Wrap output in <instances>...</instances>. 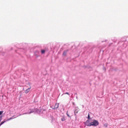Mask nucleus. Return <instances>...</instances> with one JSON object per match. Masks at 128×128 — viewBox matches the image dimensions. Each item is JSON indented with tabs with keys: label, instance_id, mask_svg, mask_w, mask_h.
<instances>
[{
	"label": "nucleus",
	"instance_id": "1",
	"mask_svg": "<svg viewBox=\"0 0 128 128\" xmlns=\"http://www.w3.org/2000/svg\"><path fill=\"white\" fill-rule=\"evenodd\" d=\"M100 122L98 120L94 119L92 120V122L88 125V126H98Z\"/></svg>",
	"mask_w": 128,
	"mask_h": 128
},
{
	"label": "nucleus",
	"instance_id": "2",
	"mask_svg": "<svg viewBox=\"0 0 128 128\" xmlns=\"http://www.w3.org/2000/svg\"><path fill=\"white\" fill-rule=\"evenodd\" d=\"M38 112V108H36L34 109L30 108L28 110V112L24 114H32V112Z\"/></svg>",
	"mask_w": 128,
	"mask_h": 128
},
{
	"label": "nucleus",
	"instance_id": "3",
	"mask_svg": "<svg viewBox=\"0 0 128 128\" xmlns=\"http://www.w3.org/2000/svg\"><path fill=\"white\" fill-rule=\"evenodd\" d=\"M14 116H13L8 119H6V120L4 119L3 121L0 122V126H2V124H4V122H8L9 120H14Z\"/></svg>",
	"mask_w": 128,
	"mask_h": 128
},
{
	"label": "nucleus",
	"instance_id": "4",
	"mask_svg": "<svg viewBox=\"0 0 128 128\" xmlns=\"http://www.w3.org/2000/svg\"><path fill=\"white\" fill-rule=\"evenodd\" d=\"M79 110H80L78 109V107L75 108V110H74L75 116H76V114H78V112Z\"/></svg>",
	"mask_w": 128,
	"mask_h": 128
},
{
	"label": "nucleus",
	"instance_id": "5",
	"mask_svg": "<svg viewBox=\"0 0 128 128\" xmlns=\"http://www.w3.org/2000/svg\"><path fill=\"white\" fill-rule=\"evenodd\" d=\"M90 119H88L86 122H84L85 126H88L90 124Z\"/></svg>",
	"mask_w": 128,
	"mask_h": 128
},
{
	"label": "nucleus",
	"instance_id": "6",
	"mask_svg": "<svg viewBox=\"0 0 128 128\" xmlns=\"http://www.w3.org/2000/svg\"><path fill=\"white\" fill-rule=\"evenodd\" d=\"M57 108H58V104L56 103L54 106L53 110H56Z\"/></svg>",
	"mask_w": 128,
	"mask_h": 128
},
{
	"label": "nucleus",
	"instance_id": "7",
	"mask_svg": "<svg viewBox=\"0 0 128 128\" xmlns=\"http://www.w3.org/2000/svg\"><path fill=\"white\" fill-rule=\"evenodd\" d=\"M66 120V118L64 116H62L61 118L62 122H64Z\"/></svg>",
	"mask_w": 128,
	"mask_h": 128
},
{
	"label": "nucleus",
	"instance_id": "8",
	"mask_svg": "<svg viewBox=\"0 0 128 128\" xmlns=\"http://www.w3.org/2000/svg\"><path fill=\"white\" fill-rule=\"evenodd\" d=\"M30 88H31L30 87V88H28L27 90H25V94H28V92H30Z\"/></svg>",
	"mask_w": 128,
	"mask_h": 128
},
{
	"label": "nucleus",
	"instance_id": "9",
	"mask_svg": "<svg viewBox=\"0 0 128 128\" xmlns=\"http://www.w3.org/2000/svg\"><path fill=\"white\" fill-rule=\"evenodd\" d=\"M49 118L50 120H52V121L54 120V118L52 115H50Z\"/></svg>",
	"mask_w": 128,
	"mask_h": 128
},
{
	"label": "nucleus",
	"instance_id": "10",
	"mask_svg": "<svg viewBox=\"0 0 128 128\" xmlns=\"http://www.w3.org/2000/svg\"><path fill=\"white\" fill-rule=\"evenodd\" d=\"M87 118L88 120H92V118H90V113L88 114Z\"/></svg>",
	"mask_w": 128,
	"mask_h": 128
},
{
	"label": "nucleus",
	"instance_id": "11",
	"mask_svg": "<svg viewBox=\"0 0 128 128\" xmlns=\"http://www.w3.org/2000/svg\"><path fill=\"white\" fill-rule=\"evenodd\" d=\"M67 52H68V51H64L63 52V56H66Z\"/></svg>",
	"mask_w": 128,
	"mask_h": 128
},
{
	"label": "nucleus",
	"instance_id": "12",
	"mask_svg": "<svg viewBox=\"0 0 128 128\" xmlns=\"http://www.w3.org/2000/svg\"><path fill=\"white\" fill-rule=\"evenodd\" d=\"M103 70H104V72H106V68L104 67V65H103Z\"/></svg>",
	"mask_w": 128,
	"mask_h": 128
},
{
	"label": "nucleus",
	"instance_id": "13",
	"mask_svg": "<svg viewBox=\"0 0 128 128\" xmlns=\"http://www.w3.org/2000/svg\"><path fill=\"white\" fill-rule=\"evenodd\" d=\"M46 52V50H41V53L42 54H44Z\"/></svg>",
	"mask_w": 128,
	"mask_h": 128
},
{
	"label": "nucleus",
	"instance_id": "14",
	"mask_svg": "<svg viewBox=\"0 0 128 128\" xmlns=\"http://www.w3.org/2000/svg\"><path fill=\"white\" fill-rule=\"evenodd\" d=\"M42 114H46V110H43Z\"/></svg>",
	"mask_w": 128,
	"mask_h": 128
},
{
	"label": "nucleus",
	"instance_id": "15",
	"mask_svg": "<svg viewBox=\"0 0 128 128\" xmlns=\"http://www.w3.org/2000/svg\"><path fill=\"white\" fill-rule=\"evenodd\" d=\"M2 114H4V111L3 110L0 111V116H2Z\"/></svg>",
	"mask_w": 128,
	"mask_h": 128
},
{
	"label": "nucleus",
	"instance_id": "16",
	"mask_svg": "<svg viewBox=\"0 0 128 128\" xmlns=\"http://www.w3.org/2000/svg\"><path fill=\"white\" fill-rule=\"evenodd\" d=\"M66 116H68V118H70V114H68V112H66Z\"/></svg>",
	"mask_w": 128,
	"mask_h": 128
},
{
	"label": "nucleus",
	"instance_id": "17",
	"mask_svg": "<svg viewBox=\"0 0 128 128\" xmlns=\"http://www.w3.org/2000/svg\"><path fill=\"white\" fill-rule=\"evenodd\" d=\"M64 94H68V96H70V93H68V92H66Z\"/></svg>",
	"mask_w": 128,
	"mask_h": 128
},
{
	"label": "nucleus",
	"instance_id": "18",
	"mask_svg": "<svg viewBox=\"0 0 128 128\" xmlns=\"http://www.w3.org/2000/svg\"><path fill=\"white\" fill-rule=\"evenodd\" d=\"M2 116H0V120H2Z\"/></svg>",
	"mask_w": 128,
	"mask_h": 128
},
{
	"label": "nucleus",
	"instance_id": "19",
	"mask_svg": "<svg viewBox=\"0 0 128 128\" xmlns=\"http://www.w3.org/2000/svg\"><path fill=\"white\" fill-rule=\"evenodd\" d=\"M54 106H52V110H54Z\"/></svg>",
	"mask_w": 128,
	"mask_h": 128
},
{
	"label": "nucleus",
	"instance_id": "20",
	"mask_svg": "<svg viewBox=\"0 0 128 128\" xmlns=\"http://www.w3.org/2000/svg\"><path fill=\"white\" fill-rule=\"evenodd\" d=\"M73 106H74V102L72 103Z\"/></svg>",
	"mask_w": 128,
	"mask_h": 128
},
{
	"label": "nucleus",
	"instance_id": "21",
	"mask_svg": "<svg viewBox=\"0 0 128 128\" xmlns=\"http://www.w3.org/2000/svg\"><path fill=\"white\" fill-rule=\"evenodd\" d=\"M82 108H84V105H82Z\"/></svg>",
	"mask_w": 128,
	"mask_h": 128
},
{
	"label": "nucleus",
	"instance_id": "22",
	"mask_svg": "<svg viewBox=\"0 0 128 128\" xmlns=\"http://www.w3.org/2000/svg\"><path fill=\"white\" fill-rule=\"evenodd\" d=\"M0 122H2V120H0Z\"/></svg>",
	"mask_w": 128,
	"mask_h": 128
},
{
	"label": "nucleus",
	"instance_id": "23",
	"mask_svg": "<svg viewBox=\"0 0 128 128\" xmlns=\"http://www.w3.org/2000/svg\"><path fill=\"white\" fill-rule=\"evenodd\" d=\"M19 116H22V114H20V115H19Z\"/></svg>",
	"mask_w": 128,
	"mask_h": 128
}]
</instances>
